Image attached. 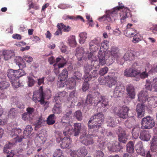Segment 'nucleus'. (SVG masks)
<instances>
[{
	"instance_id": "nucleus-36",
	"label": "nucleus",
	"mask_w": 157,
	"mask_h": 157,
	"mask_svg": "<svg viewBox=\"0 0 157 157\" xmlns=\"http://www.w3.org/2000/svg\"><path fill=\"white\" fill-rule=\"evenodd\" d=\"M3 56L5 59L7 60L14 56V52L13 51L6 50L3 52Z\"/></svg>"
},
{
	"instance_id": "nucleus-33",
	"label": "nucleus",
	"mask_w": 157,
	"mask_h": 157,
	"mask_svg": "<svg viewBox=\"0 0 157 157\" xmlns=\"http://www.w3.org/2000/svg\"><path fill=\"white\" fill-rule=\"evenodd\" d=\"M135 147L138 152L140 153V155L145 156V152L143 147V145L141 142H139L136 145Z\"/></svg>"
},
{
	"instance_id": "nucleus-38",
	"label": "nucleus",
	"mask_w": 157,
	"mask_h": 157,
	"mask_svg": "<svg viewBox=\"0 0 157 157\" xmlns=\"http://www.w3.org/2000/svg\"><path fill=\"white\" fill-rule=\"evenodd\" d=\"M77 152L78 157H84L87 154V150L84 147L79 148Z\"/></svg>"
},
{
	"instance_id": "nucleus-43",
	"label": "nucleus",
	"mask_w": 157,
	"mask_h": 157,
	"mask_svg": "<svg viewBox=\"0 0 157 157\" xmlns=\"http://www.w3.org/2000/svg\"><path fill=\"white\" fill-rule=\"evenodd\" d=\"M94 68H95L96 69H98V68H97L95 67H94L92 65L91 66V64L90 66L88 65H86L85 66H84V75L83 77L85 76H88L89 75V72L90 71L91 69H92Z\"/></svg>"
},
{
	"instance_id": "nucleus-4",
	"label": "nucleus",
	"mask_w": 157,
	"mask_h": 157,
	"mask_svg": "<svg viewBox=\"0 0 157 157\" xmlns=\"http://www.w3.org/2000/svg\"><path fill=\"white\" fill-rule=\"evenodd\" d=\"M138 96V101L141 103L138 104L136 110L138 117L140 118L144 116L145 105L144 103L147 101L148 98L147 91L144 89L139 93Z\"/></svg>"
},
{
	"instance_id": "nucleus-31",
	"label": "nucleus",
	"mask_w": 157,
	"mask_h": 157,
	"mask_svg": "<svg viewBox=\"0 0 157 157\" xmlns=\"http://www.w3.org/2000/svg\"><path fill=\"white\" fill-rule=\"evenodd\" d=\"M75 55L79 61L82 59L83 56V54L84 53V49L82 47H78L76 49Z\"/></svg>"
},
{
	"instance_id": "nucleus-59",
	"label": "nucleus",
	"mask_w": 157,
	"mask_h": 157,
	"mask_svg": "<svg viewBox=\"0 0 157 157\" xmlns=\"http://www.w3.org/2000/svg\"><path fill=\"white\" fill-rule=\"evenodd\" d=\"M132 67L126 69L124 71V75L127 77H131Z\"/></svg>"
},
{
	"instance_id": "nucleus-19",
	"label": "nucleus",
	"mask_w": 157,
	"mask_h": 157,
	"mask_svg": "<svg viewBox=\"0 0 157 157\" xmlns=\"http://www.w3.org/2000/svg\"><path fill=\"white\" fill-rule=\"evenodd\" d=\"M93 55V52H90L88 54V58L89 59L91 60V66L93 65L94 67H95L97 68H99V63L100 64V63L99 61V59H98V57L97 58L96 57H94Z\"/></svg>"
},
{
	"instance_id": "nucleus-58",
	"label": "nucleus",
	"mask_w": 157,
	"mask_h": 157,
	"mask_svg": "<svg viewBox=\"0 0 157 157\" xmlns=\"http://www.w3.org/2000/svg\"><path fill=\"white\" fill-rule=\"evenodd\" d=\"M85 82L83 83L82 90L84 91H86L89 88V84L88 82V80H85L84 79Z\"/></svg>"
},
{
	"instance_id": "nucleus-11",
	"label": "nucleus",
	"mask_w": 157,
	"mask_h": 157,
	"mask_svg": "<svg viewBox=\"0 0 157 157\" xmlns=\"http://www.w3.org/2000/svg\"><path fill=\"white\" fill-rule=\"evenodd\" d=\"M108 52H109L110 56H111V57L109 56V60H110V59H111L110 63H112L114 61L113 59H112V58H114L116 59L117 62L118 64L121 65L123 64L124 61H120L121 59L120 58L121 55L119 52V49L118 48L115 46H113L111 48V51Z\"/></svg>"
},
{
	"instance_id": "nucleus-14",
	"label": "nucleus",
	"mask_w": 157,
	"mask_h": 157,
	"mask_svg": "<svg viewBox=\"0 0 157 157\" xmlns=\"http://www.w3.org/2000/svg\"><path fill=\"white\" fill-rule=\"evenodd\" d=\"M141 128L143 129H150L153 127L155 124L153 118L147 116L142 119L141 121Z\"/></svg>"
},
{
	"instance_id": "nucleus-21",
	"label": "nucleus",
	"mask_w": 157,
	"mask_h": 157,
	"mask_svg": "<svg viewBox=\"0 0 157 157\" xmlns=\"http://www.w3.org/2000/svg\"><path fill=\"white\" fill-rule=\"evenodd\" d=\"M132 25L131 24H128L126 29L124 31V34L128 37H132L137 33L135 29L130 27Z\"/></svg>"
},
{
	"instance_id": "nucleus-3",
	"label": "nucleus",
	"mask_w": 157,
	"mask_h": 157,
	"mask_svg": "<svg viewBox=\"0 0 157 157\" xmlns=\"http://www.w3.org/2000/svg\"><path fill=\"white\" fill-rule=\"evenodd\" d=\"M68 71L66 69H64L58 78L59 80L57 82V85L60 87H63L66 85L67 87L70 89H74L76 87V82L73 78H69L67 82V78Z\"/></svg>"
},
{
	"instance_id": "nucleus-6",
	"label": "nucleus",
	"mask_w": 157,
	"mask_h": 157,
	"mask_svg": "<svg viewBox=\"0 0 157 157\" xmlns=\"http://www.w3.org/2000/svg\"><path fill=\"white\" fill-rule=\"evenodd\" d=\"M71 117V112L69 111L64 114L60 123L64 127L63 133L65 136L70 137L73 133V127L69 123V120Z\"/></svg>"
},
{
	"instance_id": "nucleus-28",
	"label": "nucleus",
	"mask_w": 157,
	"mask_h": 157,
	"mask_svg": "<svg viewBox=\"0 0 157 157\" xmlns=\"http://www.w3.org/2000/svg\"><path fill=\"white\" fill-rule=\"evenodd\" d=\"M151 136L148 131L144 130L141 132L140 136V138L144 141H148Z\"/></svg>"
},
{
	"instance_id": "nucleus-16",
	"label": "nucleus",
	"mask_w": 157,
	"mask_h": 157,
	"mask_svg": "<svg viewBox=\"0 0 157 157\" xmlns=\"http://www.w3.org/2000/svg\"><path fill=\"white\" fill-rule=\"evenodd\" d=\"M47 136L46 130L44 129H42L36 138L35 143L37 144V143L39 142L40 143L39 144H37V145H39V146H40L43 144L46 140Z\"/></svg>"
},
{
	"instance_id": "nucleus-62",
	"label": "nucleus",
	"mask_w": 157,
	"mask_h": 157,
	"mask_svg": "<svg viewBox=\"0 0 157 157\" xmlns=\"http://www.w3.org/2000/svg\"><path fill=\"white\" fill-rule=\"evenodd\" d=\"M34 111V108L29 107L26 109L27 112L26 113L33 117V112Z\"/></svg>"
},
{
	"instance_id": "nucleus-50",
	"label": "nucleus",
	"mask_w": 157,
	"mask_h": 157,
	"mask_svg": "<svg viewBox=\"0 0 157 157\" xmlns=\"http://www.w3.org/2000/svg\"><path fill=\"white\" fill-rule=\"evenodd\" d=\"M107 122V126L111 127H114L116 124V123L115 122L114 119L111 117H109Z\"/></svg>"
},
{
	"instance_id": "nucleus-8",
	"label": "nucleus",
	"mask_w": 157,
	"mask_h": 157,
	"mask_svg": "<svg viewBox=\"0 0 157 157\" xmlns=\"http://www.w3.org/2000/svg\"><path fill=\"white\" fill-rule=\"evenodd\" d=\"M9 128V134L10 136L15 139L16 142H20L22 141L23 137L20 135L21 130L19 128H17V123L16 121L11 123Z\"/></svg>"
},
{
	"instance_id": "nucleus-27",
	"label": "nucleus",
	"mask_w": 157,
	"mask_h": 157,
	"mask_svg": "<svg viewBox=\"0 0 157 157\" xmlns=\"http://www.w3.org/2000/svg\"><path fill=\"white\" fill-rule=\"evenodd\" d=\"M138 63H135L132 66L131 77H133L136 78V79L138 78L140 74V71L137 69V68H138Z\"/></svg>"
},
{
	"instance_id": "nucleus-55",
	"label": "nucleus",
	"mask_w": 157,
	"mask_h": 157,
	"mask_svg": "<svg viewBox=\"0 0 157 157\" xmlns=\"http://www.w3.org/2000/svg\"><path fill=\"white\" fill-rule=\"evenodd\" d=\"M142 37L139 35L137 34V33L134 35L132 42L134 43H136L141 40Z\"/></svg>"
},
{
	"instance_id": "nucleus-25",
	"label": "nucleus",
	"mask_w": 157,
	"mask_h": 157,
	"mask_svg": "<svg viewBox=\"0 0 157 157\" xmlns=\"http://www.w3.org/2000/svg\"><path fill=\"white\" fill-rule=\"evenodd\" d=\"M151 150L152 155H155L157 153V138L155 136H154L152 139Z\"/></svg>"
},
{
	"instance_id": "nucleus-54",
	"label": "nucleus",
	"mask_w": 157,
	"mask_h": 157,
	"mask_svg": "<svg viewBox=\"0 0 157 157\" xmlns=\"http://www.w3.org/2000/svg\"><path fill=\"white\" fill-rule=\"evenodd\" d=\"M53 157H64L63 155V151L60 149H57L54 152L53 155Z\"/></svg>"
},
{
	"instance_id": "nucleus-64",
	"label": "nucleus",
	"mask_w": 157,
	"mask_h": 157,
	"mask_svg": "<svg viewBox=\"0 0 157 157\" xmlns=\"http://www.w3.org/2000/svg\"><path fill=\"white\" fill-rule=\"evenodd\" d=\"M108 71V68L106 67H105L100 70L99 72V74L103 76L106 74Z\"/></svg>"
},
{
	"instance_id": "nucleus-15",
	"label": "nucleus",
	"mask_w": 157,
	"mask_h": 157,
	"mask_svg": "<svg viewBox=\"0 0 157 157\" xmlns=\"http://www.w3.org/2000/svg\"><path fill=\"white\" fill-rule=\"evenodd\" d=\"M129 109L126 106L115 108L113 111L120 118L125 119L128 117Z\"/></svg>"
},
{
	"instance_id": "nucleus-57",
	"label": "nucleus",
	"mask_w": 157,
	"mask_h": 157,
	"mask_svg": "<svg viewBox=\"0 0 157 157\" xmlns=\"http://www.w3.org/2000/svg\"><path fill=\"white\" fill-rule=\"evenodd\" d=\"M82 76V74L79 72L77 71L75 72L74 74L73 77L75 79L77 80L78 81L81 79Z\"/></svg>"
},
{
	"instance_id": "nucleus-18",
	"label": "nucleus",
	"mask_w": 157,
	"mask_h": 157,
	"mask_svg": "<svg viewBox=\"0 0 157 157\" xmlns=\"http://www.w3.org/2000/svg\"><path fill=\"white\" fill-rule=\"evenodd\" d=\"M124 86L122 84L117 83L114 90L113 96L115 98L121 96L124 93Z\"/></svg>"
},
{
	"instance_id": "nucleus-26",
	"label": "nucleus",
	"mask_w": 157,
	"mask_h": 157,
	"mask_svg": "<svg viewBox=\"0 0 157 157\" xmlns=\"http://www.w3.org/2000/svg\"><path fill=\"white\" fill-rule=\"evenodd\" d=\"M67 95V93L64 91L59 92L56 94L54 100L57 103H60L61 101L62 98Z\"/></svg>"
},
{
	"instance_id": "nucleus-53",
	"label": "nucleus",
	"mask_w": 157,
	"mask_h": 157,
	"mask_svg": "<svg viewBox=\"0 0 157 157\" xmlns=\"http://www.w3.org/2000/svg\"><path fill=\"white\" fill-rule=\"evenodd\" d=\"M16 78L15 80H11L10 81L13 87L15 88L18 87L21 85L19 83L18 78Z\"/></svg>"
},
{
	"instance_id": "nucleus-29",
	"label": "nucleus",
	"mask_w": 157,
	"mask_h": 157,
	"mask_svg": "<svg viewBox=\"0 0 157 157\" xmlns=\"http://www.w3.org/2000/svg\"><path fill=\"white\" fill-rule=\"evenodd\" d=\"M122 128L120 127L119 129V132H122ZM128 136L124 132H120V133L118 135V139L119 141L123 143H125L127 140H128Z\"/></svg>"
},
{
	"instance_id": "nucleus-23",
	"label": "nucleus",
	"mask_w": 157,
	"mask_h": 157,
	"mask_svg": "<svg viewBox=\"0 0 157 157\" xmlns=\"http://www.w3.org/2000/svg\"><path fill=\"white\" fill-rule=\"evenodd\" d=\"M127 94L129 98L132 99L134 98L136 93L135 89L133 86L131 84L127 85L126 87Z\"/></svg>"
},
{
	"instance_id": "nucleus-2",
	"label": "nucleus",
	"mask_w": 157,
	"mask_h": 157,
	"mask_svg": "<svg viewBox=\"0 0 157 157\" xmlns=\"http://www.w3.org/2000/svg\"><path fill=\"white\" fill-rule=\"evenodd\" d=\"M101 101L102 107L105 108V109H108L109 105L108 99L101 96L98 92H97L92 95L89 94L87 95L85 105V106H90V105L94 106L97 105Z\"/></svg>"
},
{
	"instance_id": "nucleus-39",
	"label": "nucleus",
	"mask_w": 157,
	"mask_h": 157,
	"mask_svg": "<svg viewBox=\"0 0 157 157\" xmlns=\"http://www.w3.org/2000/svg\"><path fill=\"white\" fill-rule=\"evenodd\" d=\"M77 94L75 90H73L70 94L68 98L69 100L71 101V102H76L77 100Z\"/></svg>"
},
{
	"instance_id": "nucleus-44",
	"label": "nucleus",
	"mask_w": 157,
	"mask_h": 157,
	"mask_svg": "<svg viewBox=\"0 0 157 157\" xmlns=\"http://www.w3.org/2000/svg\"><path fill=\"white\" fill-rule=\"evenodd\" d=\"M68 41L70 46L72 47H75L77 44L75 37L74 36H71L68 38Z\"/></svg>"
},
{
	"instance_id": "nucleus-35",
	"label": "nucleus",
	"mask_w": 157,
	"mask_h": 157,
	"mask_svg": "<svg viewBox=\"0 0 157 157\" xmlns=\"http://www.w3.org/2000/svg\"><path fill=\"white\" fill-rule=\"evenodd\" d=\"M140 130V128L138 125L136 126L132 129V133L133 139H136L138 138Z\"/></svg>"
},
{
	"instance_id": "nucleus-42",
	"label": "nucleus",
	"mask_w": 157,
	"mask_h": 157,
	"mask_svg": "<svg viewBox=\"0 0 157 157\" xmlns=\"http://www.w3.org/2000/svg\"><path fill=\"white\" fill-rule=\"evenodd\" d=\"M153 81H151L149 79H147L146 81V83L145 85V90H147L150 91H153Z\"/></svg>"
},
{
	"instance_id": "nucleus-52",
	"label": "nucleus",
	"mask_w": 157,
	"mask_h": 157,
	"mask_svg": "<svg viewBox=\"0 0 157 157\" xmlns=\"http://www.w3.org/2000/svg\"><path fill=\"white\" fill-rule=\"evenodd\" d=\"M22 118L24 121H28L32 120L33 117L26 113H25L22 114Z\"/></svg>"
},
{
	"instance_id": "nucleus-45",
	"label": "nucleus",
	"mask_w": 157,
	"mask_h": 157,
	"mask_svg": "<svg viewBox=\"0 0 157 157\" xmlns=\"http://www.w3.org/2000/svg\"><path fill=\"white\" fill-rule=\"evenodd\" d=\"M134 143L132 141H130L127 144V151L128 152L132 153L134 152Z\"/></svg>"
},
{
	"instance_id": "nucleus-48",
	"label": "nucleus",
	"mask_w": 157,
	"mask_h": 157,
	"mask_svg": "<svg viewBox=\"0 0 157 157\" xmlns=\"http://www.w3.org/2000/svg\"><path fill=\"white\" fill-rule=\"evenodd\" d=\"M58 28H61L62 29H63V31L66 32H68L70 30V28L68 26H66L63 24L60 23H58L57 25Z\"/></svg>"
},
{
	"instance_id": "nucleus-63",
	"label": "nucleus",
	"mask_w": 157,
	"mask_h": 157,
	"mask_svg": "<svg viewBox=\"0 0 157 157\" xmlns=\"http://www.w3.org/2000/svg\"><path fill=\"white\" fill-rule=\"evenodd\" d=\"M28 78L29 86H33L35 82L33 78L31 77L28 76Z\"/></svg>"
},
{
	"instance_id": "nucleus-10",
	"label": "nucleus",
	"mask_w": 157,
	"mask_h": 157,
	"mask_svg": "<svg viewBox=\"0 0 157 157\" xmlns=\"http://www.w3.org/2000/svg\"><path fill=\"white\" fill-rule=\"evenodd\" d=\"M92 131V133L89 132V135H86V134H83L80 137V140L81 142L83 144L86 145H89L93 144L94 143L93 139L91 136H98L97 134L98 133L95 132L94 131Z\"/></svg>"
},
{
	"instance_id": "nucleus-1",
	"label": "nucleus",
	"mask_w": 157,
	"mask_h": 157,
	"mask_svg": "<svg viewBox=\"0 0 157 157\" xmlns=\"http://www.w3.org/2000/svg\"><path fill=\"white\" fill-rule=\"evenodd\" d=\"M114 8L113 10L106 12V14L99 17L98 20L99 21H105L109 23H113L117 18V14L119 13L121 17L120 19L121 23L126 21L128 18V14L129 12V10L127 7L120 6Z\"/></svg>"
},
{
	"instance_id": "nucleus-5",
	"label": "nucleus",
	"mask_w": 157,
	"mask_h": 157,
	"mask_svg": "<svg viewBox=\"0 0 157 157\" xmlns=\"http://www.w3.org/2000/svg\"><path fill=\"white\" fill-rule=\"evenodd\" d=\"M103 115L101 113H98L95 114L91 117L89 121L88 125L92 131H94L98 133V129H101L102 128L101 127L104 121Z\"/></svg>"
},
{
	"instance_id": "nucleus-17",
	"label": "nucleus",
	"mask_w": 157,
	"mask_h": 157,
	"mask_svg": "<svg viewBox=\"0 0 157 157\" xmlns=\"http://www.w3.org/2000/svg\"><path fill=\"white\" fill-rule=\"evenodd\" d=\"M107 145L108 149L110 151L118 152L122 148L119 143L116 141L108 143Z\"/></svg>"
},
{
	"instance_id": "nucleus-24",
	"label": "nucleus",
	"mask_w": 157,
	"mask_h": 157,
	"mask_svg": "<svg viewBox=\"0 0 157 157\" xmlns=\"http://www.w3.org/2000/svg\"><path fill=\"white\" fill-rule=\"evenodd\" d=\"M56 63L54 65L55 67L57 65L58 68L63 67L66 64L67 61L62 56L57 57L56 60Z\"/></svg>"
},
{
	"instance_id": "nucleus-7",
	"label": "nucleus",
	"mask_w": 157,
	"mask_h": 157,
	"mask_svg": "<svg viewBox=\"0 0 157 157\" xmlns=\"http://www.w3.org/2000/svg\"><path fill=\"white\" fill-rule=\"evenodd\" d=\"M109 42L107 40H104L101 43L100 50L98 54V59L100 65H104L108 63L107 59L105 57V51L108 48Z\"/></svg>"
},
{
	"instance_id": "nucleus-61",
	"label": "nucleus",
	"mask_w": 157,
	"mask_h": 157,
	"mask_svg": "<svg viewBox=\"0 0 157 157\" xmlns=\"http://www.w3.org/2000/svg\"><path fill=\"white\" fill-rule=\"evenodd\" d=\"M152 81L153 91L157 92V77L153 79Z\"/></svg>"
},
{
	"instance_id": "nucleus-32",
	"label": "nucleus",
	"mask_w": 157,
	"mask_h": 157,
	"mask_svg": "<svg viewBox=\"0 0 157 157\" xmlns=\"http://www.w3.org/2000/svg\"><path fill=\"white\" fill-rule=\"evenodd\" d=\"M32 130L33 128L31 125L26 126L23 132V136H22L23 139L26 138L28 137L31 134Z\"/></svg>"
},
{
	"instance_id": "nucleus-49",
	"label": "nucleus",
	"mask_w": 157,
	"mask_h": 157,
	"mask_svg": "<svg viewBox=\"0 0 157 157\" xmlns=\"http://www.w3.org/2000/svg\"><path fill=\"white\" fill-rule=\"evenodd\" d=\"M148 76V73L146 71V69L144 71L142 72H140V74L137 78L135 79L136 81H139L140 80V78L144 79L147 78Z\"/></svg>"
},
{
	"instance_id": "nucleus-22",
	"label": "nucleus",
	"mask_w": 157,
	"mask_h": 157,
	"mask_svg": "<svg viewBox=\"0 0 157 157\" xmlns=\"http://www.w3.org/2000/svg\"><path fill=\"white\" fill-rule=\"evenodd\" d=\"M147 106L149 108H155L157 107V97L153 96L148 98L147 100Z\"/></svg>"
},
{
	"instance_id": "nucleus-47",
	"label": "nucleus",
	"mask_w": 157,
	"mask_h": 157,
	"mask_svg": "<svg viewBox=\"0 0 157 157\" xmlns=\"http://www.w3.org/2000/svg\"><path fill=\"white\" fill-rule=\"evenodd\" d=\"M54 106L52 111L54 113H60L61 112V106L59 105V103H57Z\"/></svg>"
},
{
	"instance_id": "nucleus-46",
	"label": "nucleus",
	"mask_w": 157,
	"mask_h": 157,
	"mask_svg": "<svg viewBox=\"0 0 157 157\" xmlns=\"http://www.w3.org/2000/svg\"><path fill=\"white\" fill-rule=\"evenodd\" d=\"M56 117L54 114L50 115L47 119V122L48 125H52L55 122Z\"/></svg>"
},
{
	"instance_id": "nucleus-41",
	"label": "nucleus",
	"mask_w": 157,
	"mask_h": 157,
	"mask_svg": "<svg viewBox=\"0 0 157 157\" xmlns=\"http://www.w3.org/2000/svg\"><path fill=\"white\" fill-rule=\"evenodd\" d=\"M74 136H77L79 135L80 132L81 124L78 123H75L74 124Z\"/></svg>"
},
{
	"instance_id": "nucleus-40",
	"label": "nucleus",
	"mask_w": 157,
	"mask_h": 157,
	"mask_svg": "<svg viewBox=\"0 0 157 157\" xmlns=\"http://www.w3.org/2000/svg\"><path fill=\"white\" fill-rule=\"evenodd\" d=\"M87 33L86 32H83L80 33L79 34L80 37L79 42L81 44H84L87 38Z\"/></svg>"
},
{
	"instance_id": "nucleus-12",
	"label": "nucleus",
	"mask_w": 157,
	"mask_h": 157,
	"mask_svg": "<svg viewBox=\"0 0 157 157\" xmlns=\"http://www.w3.org/2000/svg\"><path fill=\"white\" fill-rule=\"evenodd\" d=\"M99 84L105 85L107 82V85L109 88H112L116 84L117 78L116 77H112L109 76L106 77L101 76L98 79Z\"/></svg>"
},
{
	"instance_id": "nucleus-30",
	"label": "nucleus",
	"mask_w": 157,
	"mask_h": 157,
	"mask_svg": "<svg viewBox=\"0 0 157 157\" xmlns=\"http://www.w3.org/2000/svg\"><path fill=\"white\" fill-rule=\"evenodd\" d=\"M71 142V138L69 137H65L62 140L61 147L64 149L69 147Z\"/></svg>"
},
{
	"instance_id": "nucleus-37",
	"label": "nucleus",
	"mask_w": 157,
	"mask_h": 157,
	"mask_svg": "<svg viewBox=\"0 0 157 157\" xmlns=\"http://www.w3.org/2000/svg\"><path fill=\"white\" fill-rule=\"evenodd\" d=\"M97 76L98 73L97 72V71L94 70L92 72V74H89L88 76H84L83 78L86 80H88V81H93L97 77Z\"/></svg>"
},
{
	"instance_id": "nucleus-60",
	"label": "nucleus",
	"mask_w": 157,
	"mask_h": 157,
	"mask_svg": "<svg viewBox=\"0 0 157 157\" xmlns=\"http://www.w3.org/2000/svg\"><path fill=\"white\" fill-rule=\"evenodd\" d=\"M11 103L13 105H17L18 104L19 99L17 97H14L10 99Z\"/></svg>"
},
{
	"instance_id": "nucleus-34",
	"label": "nucleus",
	"mask_w": 157,
	"mask_h": 157,
	"mask_svg": "<svg viewBox=\"0 0 157 157\" xmlns=\"http://www.w3.org/2000/svg\"><path fill=\"white\" fill-rule=\"evenodd\" d=\"M135 147L138 152L140 153V155L145 156V152L143 147V145L141 142H139L136 145Z\"/></svg>"
},
{
	"instance_id": "nucleus-13",
	"label": "nucleus",
	"mask_w": 157,
	"mask_h": 157,
	"mask_svg": "<svg viewBox=\"0 0 157 157\" xmlns=\"http://www.w3.org/2000/svg\"><path fill=\"white\" fill-rule=\"evenodd\" d=\"M26 74L23 70L19 69L14 71L13 69L8 70L7 75L10 81L15 80L16 78H19Z\"/></svg>"
},
{
	"instance_id": "nucleus-56",
	"label": "nucleus",
	"mask_w": 157,
	"mask_h": 157,
	"mask_svg": "<svg viewBox=\"0 0 157 157\" xmlns=\"http://www.w3.org/2000/svg\"><path fill=\"white\" fill-rule=\"evenodd\" d=\"M74 116L79 121H80L82 119V113L80 110L76 111L74 114Z\"/></svg>"
},
{
	"instance_id": "nucleus-51",
	"label": "nucleus",
	"mask_w": 157,
	"mask_h": 157,
	"mask_svg": "<svg viewBox=\"0 0 157 157\" xmlns=\"http://www.w3.org/2000/svg\"><path fill=\"white\" fill-rule=\"evenodd\" d=\"M10 86L8 82L6 81H3L0 82V89L1 90L6 89Z\"/></svg>"
},
{
	"instance_id": "nucleus-20",
	"label": "nucleus",
	"mask_w": 157,
	"mask_h": 157,
	"mask_svg": "<svg viewBox=\"0 0 157 157\" xmlns=\"http://www.w3.org/2000/svg\"><path fill=\"white\" fill-rule=\"evenodd\" d=\"M135 56L134 54V52L131 50H128L126 51L124 55L123 56V59L121 61H131L133 60L135 58Z\"/></svg>"
},
{
	"instance_id": "nucleus-9",
	"label": "nucleus",
	"mask_w": 157,
	"mask_h": 157,
	"mask_svg": "<svg viewBox=\"0 0 157 157\" xmlns=\"http://www.w3.org/2000/svg\"><path fill=\"white\" fill-rule=\"evenodd\" d=\"M42 90V87L40 86L39 91L34 92L32 99L35 102L37 103L40 102L41 105H43L45 103L44 99H48L50 98V95H49L48 97H47L45 95V94L43 93Z\"/></svg>"
}]
</instances>
